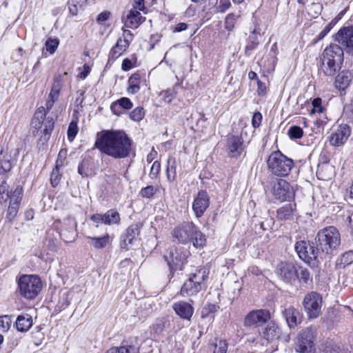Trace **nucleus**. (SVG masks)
<instances>
[{
    "label": "nucleus",
    "mask_w": 353,
    "mask_h": 353,
    "mask_svg": "<svg viewBox=\"0 0 353 353\" xmlns=\"http://www.w3.org/2000/svg\"><path fill=\"white\" fill-rule=\"evenodd\" d=\"M132 143L123 131L105 130L97 133L94 147L114 159H124L132 152Z\"/></svg>",
    "instance_id": "f257e3e1"
},
{
    "label": "nucleus",
    "mask_w": 353,
    "mask_h": 353,
    "mask_svg": "<svg viewBox=\"0 0 353 353\" xmlns=\"http://www.w3.org/2000/svg\"><path fill=\"white\" fill-rule=\"evenodd\" d=\"M315 241L320 257H331L341 244V235L336 228L328 226L318 232Z\"/></svg>",
    "instance_id": "f03ea898"
},
{
    "label": "nucleus",
    "mask_w": 353,
    "mask_h": 353,
    "mask_svg": "<svg viewBox=\"0 0 353 353\" xmlns=\"http://www.w3.org/2000/svg\"><path fill=\"white\" fill-rule=\"evenodd\" d=\"M173 236L183 244L192 241L194 247L196 248H203L206 242L205 235L192 222H183L176 226L174 230Z\"/></svg>",
    "instance_id": "7ed1b4c3"
},
{
    "label": "nucleus",
    "mask_w": 353,
    "mask_h": 353,
    "mask_svg": "<svg viewBox=\"0 0 353 353\" xmlns=\"http://www.w3.org/2000/svg\"><path fill=\"white\" fill-rule=\"evenodd\" d=\"M343 61V50L337 44L327 47L321 58V70L327 76H333L339 70Z\"/></svg>",
    "instance_id": "20e7f679"
},
{
    "label": "nucleus",
    "mask_w": 353,
    "mask_h": 353,
    "mask_svg": "<svg viewBox=\"0 0 353 353\" xmlns=\"http://www.w3.org/2000/svg\"><path fill=\"white\" fill-rule=\"evenodd\" d=\"M268 166L270 170L278 176H285L290 172L293 161L280 152H272L268 159Z\"/></svg>",
    "instance_id": "39448f33"
},
{
    "label": "nucleus",
    "mask_w": 353,
    "mask_h": 353,
    "mask_svg": "<svg viewBox=\"0 0 353 353\" xmlns=\"http://www.w3.org/2000/svg\"><path fill=\"white\" fill-rule=\"evenodd\" d=\"M19 293L28 299H34L42 288L40 278L36 275L23 274L18 280Z\"/></svg>",
    "instance_id": "423d86ee"
},
{
    "label": "nucleus",
    "mask_w": 353,
    "mask_h": 353,
    "mask_svg": "<svg viewBox=\"0 0 353 353\" xmlns=\"http://www.w3.org/2000/svg\"><path fill=\"white\" fill-rule=\"evenodd\" d=\"M314 334L315 330L312 327L303 330L299 334L294 345L295 351L299 353H315Z\"/></svg>",
    "instance_id": "0eeeda50"
},
{
    "label": "nucleus",
    "mask_w": 353,
    "mask_h": 353,
    "mask_svg": "<svg viewBox=\"0 0 353 353\" xmlns=\"http://www.w3.org/2000/svg\"><path fill=\"white\" fill-rule=\"evenodd\" d=\"M164 258L168 262L170 273L173 274L176 270L183 269V265L186 263L188 253L183 248L172 246L169 248L168 255H165Z\"/></svg>",
    "instance_id": "6e6552de"
},
{
    "label": "nucleus",
    "mask_w": 353,
    "mask_h": 353,
    "mask_svg": "<svg viewBox=\"0 0 353 353\" xmlns=\"http://www.w3.org/2000/svg\"><path fill=\"white\" fill-rule=\"evenodd\" d=\"M304 310L310 319H316L321 314L322 297L316 292L307 294L303 301Z\"/></svg>",
    "instance_id": "1a4fd4ad"
},
{
    "label": "nucleus",
    "mask_w": 353,
    "mask_h": 353,
    "mask_svg": "<svg viewBox=\"0 0 353 353\" xmlns=\"http://www.w3.org/2000/svg\"><path fill=\"white\" fill-rule=\"evenodd\" d=\"M294 249L299 257L307 263H312V261L320 257L319 250L312 245L309 241H297L294 245Z\"/></svg>",
    "instance_id": "9d476101"
},
{
    "label": "nucleus",
    "mask_w": 353,
    "mask_h": 353,
    "mask_svg": "<svg viewBox=\"0 0 353 353\" xmlns=\"http://www.w3.org/2000/svg\"><path fill=\"white\" fill-rule=\"evenodd\" d=\"M270 313L268 310H254L250 311L243 321V325L248 327L256 328L268 323Z\"/></svg>",
    "instance_id": "9b49d317"
},
{
    "label": "nucleus",
    "mask_w": 353,
    "mask_h": 353,
    "mask_svg": "<svg viewBox=\"0 0 353 353\" xmlns=\"http://www.w3.org/2000/svg\"><path fill=\"white\" fill-rule=\"evenodd\" d=\"M272 192L275 199L281 201L290 200L294 197V191L290 184L284 179L273 181Z\"/></svg>",
    "instance_id": "f8f14e48"
},
{
    "label": "nucleus",
    "mask_w": 353,
    "mask_h": 353,
    "mask_svg": "<svg viewBox=\"0 0 353 353\" xmlns=\"http://www.w3.org/2000/svg\"><path fill=\"white\" fill-rule=\"evenodd\" d=\"M296 264L289 261L279 263L275 273L285 283H290L296 280Z\"/></svg>",
    "instance_id": "ddd939ff"
},
{
    "label": "nucleus",
    "mask_w": 353,
    "mask_h": 353,
    "mask_svg": "<svg viewBox=\"0 0 353 353\" xmlns=\"http://www.w3.org/2000/svg\"><path fill=\"white\" fill-rule=\"evenodd\" d=\"M335 40L353 54V26L341 28L336 34Z\"/></svg>",
    "instance_id": "4468645a"
},
{
    "label": "nucleus",
    "mask_w": 353,
    "mask_h": 353,
    "mask_svg": "<svg viewBox=\"0 0 353 353\" xmlns=\"http://www.w3.org/2000/svg\"><path fill=\"white\" fill-rule=\"evenodd\" d=\"M210 204V196L205 190H200L192 203V210L196 218L201 217Z\"/></svg>",
    "instance_id": "2eb2a0df"
},
{
    "label": "nucleus",
    "mask_w": 353,
    "mask_h": 353,
    "mask_svg": "<svg viewBox=\"0 0 353 353\" xmlns=\"http://www.w3.org/2000/svg\"><path fill=\"white\" fill-rule=\"evenodd\" d=\"M350 134V127L346 124H341L332 133L330 143L334 146H341L347 141Z\"/></svg>",
    "instance_id": "dca6fc26"
},
{
    "label": "nucleus",
    "mask_w": 353,
    "mask_h": 353,
    "mask_svg": "<svg viewBox=\"0 0 353 353\" xmlns=\"http://www.w3.org/2000/svg\"><path fill=\"white\" fill-rule=\"evenodd\" d=\"M90 220L92 222L101 223L105 225L117 224L120 222L119 213L114 210L110 209L104 214H94L90 216Z\"/></svg>",
    "instance_id": "f3484780"
},
{
    "label": "nucleus",
    "mask_w": 353,
    "mask_h": 353,
    "mask_svg": "<svg viewBox=\"0 0 353 353\" xmlns=\"http://www.w3.org/2000/svg\"><path fill=\"white\" fill-rule=\"evenodd\" d=\"M225 148L230 157H238L243 150V141L239 136L229 135Z\"/></svg>",
    "instance_id": "a211bd4d"
},
{
    "label": "nucleus",
    "mask_w": 353,
    "mask_h": 353,
    "mask_svg": "<svg viewBox=\"0 0 353 353\" xmlns=\"http://www.w3.org/2000/svg\"><path fill=\"white\" fill-rule=\"evenodd\" d=\"M141 226L139 224H133L128 228L125 233L121 236V247L128 250L129 245L132 243L134 239L140 234Z\"/></svg>",
    "instance_id": "6ab92c4d"
},
{
    "label": "nucleus",
    "mask_w": 353,
    "mask_h": 353,
    "mask_svg": "<svg viewBox=\"0 0 353 353\" xmlns=\"http://www.w3.org/2000/svg\"><path fill=\"white\" fill-rule=\"evenodd\" d=\"M172 308L179 316L185 320H190L194 313L192 305L183 301L174 303Z\"/></svg>",
    "instance_id": "aec40b11"
},
{
    "label": "nucleus",
    "mask_w": 353,
    "mask_h": 353,
    "mask_svg": "<svg viewBox=\"0 0 353 353\" xmlns=\"http://www.w3.org/2000/svg\"><path fill=\"white\" fill-rule=\"evenodd\" d=\"M107 353H139V348L132 339L123 340L119 347H111Z\"/></svg>",
    "instance_id": "412c9836"
},
{
    "label": "nucleus",
    "mask_w": 353,
    "mask_h": 353,
    "mask_svg": "<svg viewBox=\"0 0 353 353\" xmlns=\"http://www.w3.org/2000/svg\"><path fill=\"white\" fill-rule=\"evenodd\" d=\"M86 239L88 240V243L90 245L97 250L105 248L111 243L110 236L106 230H105V233L101 236H87Z\"/></svg>",
    "instance_id": "4be33fe9"
},
{
    "label": "nucleus",
    "mask_w": 353,
    "mask_h": 353,
    "mask_svg": "<svg viewBox=\"0 0 353 353\" xmlns=\"http://www.w3.org/2000/svg\"><path fill=\"white\" fill-rule=\"evenodd\" d=\"M353 79V73L350 70L340 72L335 78L334 85L336 89L340 91L345 90L349 87Z\"/></svg>",
    "instance_id": "5701e85b"
},
{
    "label": "nucleus",
    "mask_w": 353,
    "mask_h": 353,
    "mask_svg": "<svg viewBox=\"0 0 353 353\" xmlns=\"http://www.w3.org/2000/svg\"><path fill=\"white\" fill-rule=\"evenodd\" d=\"M283 315L290 328L295 327L301 321L302 316L300 312L293 307L285 309Z\"/></svg>",
    "instance_id": "b1692460"
},
{
    "label": "nucleus",
    "mask_w": 353,
    "mask_h": 353,
    "mask_svg": "<svg viewBox=\"0 0 353 353\" xmlns=\"http://www.w3.org/2000/svg\"><path fill=\"white\" fill-rule=\"evenodd\" d=\"M281 330L277 325L272 321L268 322L262 332L263 339L268 342H273L279 338Z\"/></svg>",
    "instance_id": "393cba45"
},
{
    "label": "nucleus",
    "mask_w": 353,
    "mask_h": 353,
    "mask_svg": "<svg viewBox=\"0 0 353 353\" xmlns=\"http://www.w3.org/2000/svg\"><path fill=\"white\" fill-rule=\"evenodd\" d=\"M133 107L131 100L127 97H122L113 102L110 105V109L113 114L120 115L123 114V110H130Z\"/></svg>",
    "instance_id": "a878e982"
},
{
    "label": "nucleus",
    "mask_w": 353,
    "mask_h": 353,
    "mask_svg": "<svg viewBox=\"0 0 353 353\" xmlns=\"http://www.w3.org/2000/svg\"><path fill=\"white\" fill-rule=\"evenodd\" d=\"M203 288L189 277L181 289V294L185 296H194L198 294Z\"/></svg>",
    "instance_id": "bb28decb"
},
{
    "label": "nucleus",
    "mask_w": 353,
    "mask_h": 353,
    "mask_svg": "<svg viewBox=\"0 0 353 353\" xmlns=\"http://www.w3.org/2000/svg\"><path fill=\"white\" fill-rule=\"evenodd\" d=\"M33 321L30 314L19 315L15 321V327L19 332H26L32 326Z\"/></svg>",
    "instance_id": "cd10ccee"
},
{
    "label": "nucleus",
    "mask_w": 353,
    "mask_h": 353,
    "mask_svg": "<svg viewBox=\"0 0 353 353\" xmlns=\"http://www.w3.org/2000/svg\"><path fill=\"white\" fill-rule=\"evenodd\" d=\"M209 273V268L203 267L196 270L194 273H192L190 278L192 279L196 283L203 289L206 287L205 282L208 278Z\"/></svg>",
    "instance_id": "c85d7f7f"
},
{
    "label": "nucleus",
    "mask_w": 353,
    "mask_h": 353,
    "mask_svg": "<svg viewBox=\"0 0 353 353\" xmlns=\"http://www.w3.org/2000/svg\"><path fill=\"white\" fill-rule=\"evenodd\" d=\"M295 210V203L285 204L277 210L276 217L281 221L291 219L294 216Z\"/></svg>",
    "instance_id": "c756f323"
},
{
    "label": "nucleus",
    "mask_w": 353,
    "mask_h": 353,
    "mask_svg": "<svg viewBox=\"0 0 353 353\" xmlns=\"http://www.w3.org/2000/svg\"><path fill=\"white\" fill-rule=\"evenodd\" d=\"M144 21L145 17H142L138 10H130L127 15L125 26L130 28H137Z\"/></svg>",
    "instance_id": "7c9ffc66"
},
{
    "label": "nucleus",
    "mask_w": 353,
    "mask_h": 353,
    "mask_svg": "<svg viewBox=\"0 0 353 353\" xmlns=\"http://www.w3.org/2000/svg\"><path fill=\"white\" fill-rule=\"evenodd\" d=\"M129 47L124 41L119 39L117 43L112 48L109 54V59L114 60L119 57Z\"/></svg>",
    "instance_id": "2f4dec72"
},
{
    "label": "nucleus",
    "mask_w": 353,
    "mask_h": 353,
    "mask_svg": "<svg viewBox=\"0 0 353 353\" xmlns=\"http://www.w3.org/2000/svg\"><path fill=\"white\" fill-rule=\"evenodd\" d=\"M2 156L0 160V174H5L11 170L13 165L15 163V159H13L10 154H3V152H1Z\"/></svg>",
    "instance_id": "473e14b6"
},
{
    "label": "nucleus",
    "mask_w": 353,
    "mask_h": 353,
    "mask_svg": "<svg viewBox=\"0 0 353 353\" xmlns=\"http://www.w3.org/2000/svg\"><path fill=\"white\" fill-rule=\"evenodd\" d=\"M141 74L135 72L132 74L128 81V92L132 94H137L140 90Z\"/></svg>",
    "instance_id": "72a5a7b5"
},
{
    "label": "nucleus",
    "mask_w": 353,
    "mask_h": 353,
    "mask_svg": "<svg viewBox=\"0 0 353 353\" xmlns=\"http://www.w3.org/2000/svg\"><path fill=\"white\" fill-rule=\"evenodd\" d=\"M166 178L172 182L176 178V161L175 157L170 156L167 161Z\"/></svg>",
    "instance_id": "f704fd0d"
},
{
    "label": "nucleus",
    "mask_w": 353,
    "mask_h": 353,
    "mask_svg": "<svg viewBox=\"0 0 353 353\" xmlns=\"http://www.w3.org/2000/svg\"><path fill=\"white\" fill-rule=\"evenodd\" d=\"M54 103L55 102L48 99L46 103V108L40 107L37 110V112L34 114V119H37L39 121V123L41 121H43L44 118L46 116L47 112L50 111L52 108Z\"/></svg>",
    "instance_id": "c9c22d12"
},
{
    "label": "nucleus",
    "mask_w": 353,
    "mask_h": 353,
    "mask_svg": "<svg viewBox=\"0 0 353 353\" xmlns=\"http://www.w3.org/2000/svg\"><path fill=\"white\" fill-rule=\"evenodd\" d=\"M296 279H297L300 283L306 284L312 280L310 273L306 268L296 265Z\"/></svg>",
    "instance_id": "e433bc0d"
},
{
    "label": "nucleus",
    "mask_w": 353,
    "mask_h": 353,
    "mask_svg": "<svg viewBox=\"0 0 353 353\" xmlns=\"http://www.w3.org/2000/svg\"><path fill=\"white\" fill-rule=\"evenodd\" d=\"M10 203L12 205H20L23 197V188L21 185H18L14 190L12 192L11 195L9 194Z\"/></svg>",
    "instance_id": "4c0bfd02"
},
{
    "label": "nucleus",
    "mask_w": 353,
    "mask_h": 353,
    "mask_svg": "<svg viewBox=\"0 0 353 353\" xmlns=\"http://www.w3.org/2000/svg\"><path fill=\"white\" fill-rule=\"evenodd\" d=\"M70 303L69 292H63L60 293L59 299L57 304V310L61 311L65 309Z\"/></svg>",
    "instance_id": "58836bf2"
},
{
    "label": "nucleus",
    "mask_w": 353,
    "mask_h": 353,
    "mask_svg": "<svg viewBox=\"0 0 353 353\" xmlns=\"http://www.w3.org/2000/svg\"><path fill=\"white\" fill-rule=\"evenodd\" d=\"M339 261H340L337 263V265L339 268H344L351 264L353 262V251L350 250L343 253Z\"/></svg>",
    "instance_id": "ea45409f"
},
{
    "label": "nucleus",
    "mask_w": 353,
    "mask_h": 353,
    "mask_svg": "<svg viewBox=\"0 0 353 353\" xmlns=\"http://www.w3.org/2000/svg\"><path fill=\"white\" fill-rule=\"evenodd\" d=\"M176 91L174 88L163 90L160 93L162 99L167 103H170L176 96Z\"/></svg>",
    "instance_id": "a19ab883"
},
{
    "label": "nucleus",
    "mask_w": 353,
    "mask_h": 353,
    "mask_svg": "<svg viewBox=\"0 0 353 353\" xmlns=\"http://www.w3.org/2000/svg\"><path fill=\"white\" fill-rule=\"evenodd\" d=\"M62 87L63 79L61 75L59 74L54 78V81L51 88L50 92L59 96Z\"/></svg>",
    "instance_id": "79ce46f5"
},
{
    "label": "nucleus",
    "mask_w": 353,
    "mask_h": 353,
    "mask_svg": "<svg viewBox=\"0 0 353 353\" xmlns=\"http://www.w3.org/2000/svg\"><path fill=\"white\" fill-rule=\"evenodd\" d=\"M288 134L291 139H301L303 135V130L298 125H293L288 129Z\"/></svg>",
    "instance_id": "37998d69"
},
{
    "label": "nucleus",
    "mask_w": 353,
    "mask_h": 353,
    "mask_svg": "<svg viewBox=\"0 0 353 353\" xmlns=\"http://www.w3.org/2000/svg\"><path fill=\"white\" fill-rule=\"evenodd\" d=\"M238 17L234 13L228 14L225 19V28L228 31L233 30Z\"/></svg>",
    "instance_id": "c03bdc74"
},
{
    "label": "nucleus",
    "mask_w": 353,
    "mask_h": 353,
    "mask_svg": "<svg viewBox=\"0 0 353 353\" xmlns=\"http://www.w3.org/2000/svg\"><path fill=\"white\" fill-rule=\"evenodd\" d=\"M59 44V40L58 39L49 38L45 43L46 50L50 54H54L57 49Z\"/></svg>",
    "instance_id": "a18cd8bd"
},
{
    "label": "nucleus",
    "mask_w": 353,
    "mask_h": 353,
    "mask_svg": "<svg viewBox=\"0 0 353 353\" xmlns=\"http://www.w3.org/2000/svg\"><path fill=\"white\" fill-rule=\"evenodd\" d=\"M9 197V185L6 181H3L0 184V203L6 201Z\"/></svg>",
    "instance_id": "49530a36"
},
{
    "label": "nucleus",
    "mask_w": 353,
    "mask_h": 353,
    "mask_svg": "<svg viewBox=\"0 0 353 353\" xmlns=\"http://www.w3.org/2000/svg\"><path fill=\"white\" fill-rule=\"evenodd\" d=\"M145 115L144 110L142 107H137L134 109L130 114V117L135 121H141Z\"/></svg>",
    "instance_id": "de8ad7c7"
},
{
    "label": "nucleus",
    "mask_w": 353,
    "mask_h": 353,
    "mask_svg": "<svg viewBox=\"0 0 353 353\" xmlns=\"http://www.w3.org/2000/svg\"><path fill=\"white\" fill-rule=\"evenodd\" d=\"M338 19H333L325 28L324 29L319 33L317 37V41L321 40L323 39L328 32L333 28V27L337 23Z\"/></svg>",
    "instance_id": "09e8293b"
},
{
    "label": "nucleus",
    "mask_w": 353,
    "mask_h": 353,
    "mask_svg": "<svg viewBox=\"0 0 353 353\" xmlns=\"http://www.w3.org/2000/svg\"><path fill=\"white\" fill-rule=\"evenodd\" d=\"M78 172L82 176H88L89 175V161L83 159L78 165Z\"/></svg>",
    "instance_id": "8fccbe9b"
},
{
    "label": "nucleus",
    "mask_w": 353,
    "mask_h": 353,
    "mask_svg": "<svg viewBox=\"0 0 353 353\" xmlns=\"http://www.w3.org/2000/svg\"><path fill=\"white\" fill-rule=\"evenodd\" d=\"M12 319L8 315L0 316V329L3 332H7L11 327Z\"/></svg>",
    "instance_id": "3c124183"
},
{
    "label": "nucleus",
    "mask_w": 353,
    "mask_h": 353,
    "mask_svg": "<svg viewBox=\"0 0 353 353\" xmlns=\"http://www.w3.org/2000/svg\"><path fill=\"white\" fill-rule=\"evenodd\" d=\"M157 189L153 185H148L143 188L140 194L144 198L150 199L157 193Z\"/></svg>",
    "instance_id": "603ef678"
},
{
    "label": "nucleus",
    "mask_w": 353,
    "mask_h": 353,
    "mask_svg": "<svg viewBox=\"0 0 353 353\" xmlns=\"http://www.w3.org/2000/svg\"><path fill=\"white\" fill-rule=\"evenodd\" d=\"M61 179V174L59 172V167L55 166V168L52 170V172L51 173L50 176V182L53 187H56L59 183L60 182V180Z\"/></svg>",
    "instance_id": "864d4df0"
},
{
    "label": "nucleus",
    "mask_w": 353,
    "mask_h": 353,
    "mask_svg": "<svg viewBox=\"0 0 353 353\" xmlns=\"http://www.w3.org/2000/svg\"><path fill=\"white\" fill-rule=\"evenodd\" d=\"M19 207H20V205H12V204L9 203L6 217L10 221H12L16 217V216L17 215Z\"/></svg>",
    "instance_id": "5fc2aeb1"
},
{
    "label": "nucleus",
    "mask_w": 353,
    "mask_h": 353,
    "mask_svg": "<svg viewBox=\"0 0 353 353\" xmlns=\"http://www.w3.org/2000/svg\"><path fill=\"white\" fill-rule=\"evenodd\" d=\"M321 99L315 98L312 102V109L310 110V114H315L316 112L321 113L323 112V108L321 106Z\"/></svg>",
    "instance_id": "6e6d98bb"
},
{
    "label": "nucleus",
    "mask_w": 353,
    "mask_h": 353,
    "mask_svg": "<svg viewBox=\"0 0 353 353\" xmlns=\"http://www.w3.org/2000/svg\"><path fill=\"white\" fill-rule=\"evenodd\" d=\"M168 321L165 319H158L153 325V329L155 332L161 334L166 327Z\"/></svg>",
    "instance_id": "4d7b16f0"
},
{
    "label": "nucleus",
    "mask_w": 353,
    "mask_h": 353,
    "mask_svg": "<svg viewBox=\"0 0 353 353\" xmlns=\"http://www.w3.org/2000/svg\"><path fill=\"white\" fill-rule=\"evenodd\" d=\"M228 350V343L225 341L220 340L214 345L213 353H226Z\"/></svg>",
    "instance_id": "13d9d810"
},
{
    "label": "nucleus",
    "mask_w": 353,
    "mask_h": 353,
    "mask_svg": "<svg viewBox=\"0 0 353 353\" xmlns=\"http://www.w3.org/2000/svg\"><path fill=\"white\" fill-rule=\"evenodd\" d=\"M78 132L77 123L75 121H72L69 124L68 129V137L69 139H73Z\"/></svg>",
    "instance_id": "bf43d9fd"
},
{
    "label": "nucleus",
    "mask_w": 353,
    "mask_h": 353,
    "mask_svg": "<svg viewBox=\"0 0 353 353\" xmlns=\"http://www.w3.org/2000/svg\"><path fill=\"white\" fill-rule=\"evenodd\" d=\"M67 157V150L66 149H61L59 154L58 157L56 161V165L57 167H61L64 165V162Z\"/></svg>",
    "instance_id": "052dcab7"
},
{
    "label": "nucleus",
    "mask_w": 353,
    "mask_h": 353,
    "mask_svg": "<svg viewBox=\"0 0 353 353\" xmlns=\"http://www.w3.org/2000/svg\"><path fill=\"white\" fill-rule=\"evenodd\" d=\"M161 170V163L158 161H155L152 165L150 176L152 179L156 178Z\"/></svg>",
    "instance_id": "680f3d73"
},
{
    "label": "nucleus",
    "mask_w": 353,
    "mask_h": 353,
    "mask_svg": "<svg viewBox=\"0 0 353 353\" xmlns=\"http://www.w3.org/2000/svg\"><path fill=\"white\" fill-rule=\"evenodd\" d=\"M54 121L52 119H48L44 123L43 133L50 136L54 129Z\"/></svg>",
    "instance_id": "e2e57ef3"
},
{
    "label": "nucleus",
    "mask_w": 353,
    "mask_h": 353,
    "mask_svg": "<svg viewBox=\"0 0 353 353\" xmlns=\"http://www.w3.org/2000/svg\"><path fill=\"white\" fill-rule=\"evenodd\" d=\"M340 348L338 345L328 343L324 347L322 353H339Z\"/></svg>",
    "instance_id": "0e129e2a"
},
{
    "label": "nucleus",
    "mask_w": 353,
    "mask_h": 353,
    "mask_svg": "<svg viewBox=\"0 0 353 353\" xmlns=\"http://www.w3.org/2000/svg\"><path fill=\"white\" fill-rule=\"evenodd\" d=\"M230 7L231 3L230 0H221L217 10L219 12L224 13Z\"/></svg>",
    "instance_id": "69168bd1"
},
{
    "label": "nucleus",
    "mask_w": 353,
    "mask_h": 353,
    "mask_svg": "<svg viewBox=\"0 0 353 353\" xmlns=\"http://www.w3.org/2000/svg\"><path fill=\"white\" fill-rule=\"evenodd\" d=\"M134 35L131 31L128 30H124L123 32V37L119 38L121 41H125L130 46V43L133 39Z\"/></svg>",
    "instance_id": "338daca9"
},
{
    "label": "nucleus",
    "mask_w": 353,
    "mask_h": 353,
    "mask_svg": "<svg viewBox=\"0 0 353 353\" xmlns=\"http://www.w3.org/2000/svg\"><path fill=\"white\" fill-rule=\"evenodd\" d=\"M262 120V114L259 112H255L253 114L252 119V123L254 128H258L261 123Z\"/></svg>",
    "instance_id": "774afa93"
}]
</instances>
